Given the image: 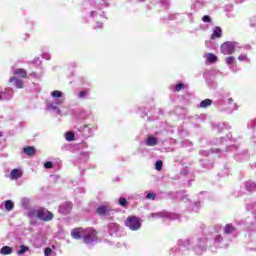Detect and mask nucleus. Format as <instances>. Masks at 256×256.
<instances>
[{"instance_id":"1","label":"nucleus","mask_w":256,"mask_h":256,"mask_svg":"<svg viewBox=\"0 0 256 256\" xmlns=\"http://www.w3.org/2000/svg\"><path fill=\"white\" fill-rule=\"evenodd\" d=\"M125 225L129 227L131 231H139V229H141V219L137 216H128Z\"/></svg>"},{"instance_id":"2","label":"nucleus","mask_w":256,"mask_h":256,"mask_svg":"<svg viewBox=\"0 0 256 256\" xmlns=\"http://www.w3.org/2000/svg\"><path fill=\"white\" fill-rule=\"evenodd\" d=\"M37 217L41 221L49 222V221L53 220L54 215L52 214L51 211H49L45 208H40L37 210Z\"/></svg>"},{"instance_id":"3","label":"nucleus","mask_w":256,"mask_h":256,"mask_svg":"<svg viewBox=\"0 0 256 256\" xmlns=\"http://www.w3.org/2000/svg\"><path fill=\"white\" fill-rule=\"evenodd\" d=\"M85 233H88L83 237V241L86 244L93 243V241H97V230L93 228H88L85 230Z\"/></svg>"},{"instance_id":"4","label":"nucleus","mask_w":256,"mask_h":256,"mask_svg":"<svg viewBox=\"0 0 256 256\" xmlns=\"http://www.w3.org/2000/svg\"><path fill=\"white\" fill-rule=\"evenodd\" d=\"M72 209H73V203H71L70 201H66L59 206L58 211L62 215H69Z\"/></svg>"},{"instance_id":"5","label":"nucleus","mask_w":256,"mask_h":256,"mask_svg":"<svg viewBox=\"0 0 256 256\" xmlns=\"http://www.w3.org/2000/svg\"><path fill=\"white\" fill-rule=\"evenodd\" d=\"M221 53L224 55H233L235 53V46L231 42H225L221 45Z\"/></svg>"},{"instance_id":"6","label":"nucleus","mask_w":256,"mask_h":256,"mask_svg":"<svg viewBox=\"0 0 256 256\" xmlns=\"http://www.w3.org/2000/svg\"><path fill=\"white\" fill-rule=\"evenodd\" d=\"M9 83L14 85V87H16L17 89H23V87H24L23 80L17 78V76L10 77Z\"/></svg>"},{"instance_id":"7","label":"nucleus","mask_w":256,"mask_h":256,"mask_svg":"<svg viewBox=\"0 0 256 256\" xmlns=\"http://www.w3.org/2000/svg\"><path fill=\"white\" fill-rule=\"evenodd\" d=\"M97 215H100L101 217L105 215H109L111 213V208L107 205H102L96 209Z\"/></svg>"},{"instance_id":"8","label":"nucleus","mask_w":256,"mask_h":256,"mask_svg":"<svg viewBox=\"0 0 256 256\" xmlns=\"http://www.w3.org/2000/svg\"><path fill=\"white\" fill-rule=\"evenodd\" d=\"M81 233H85V229L75 228L71 231V237H73V239H82L83 235H81Z\"/></svg>"},{"instance_id":"9","label":"nucleus","mask_w":256,"mask_h":256,"mask_svg":"<svg viewBox=\"0 0 256 256\" xmlns=\"http://www.w3.org/2000/svg\"><path fill=\"white\" fill-rule=\"evenodd\" d=\"M23 153L28 157H33L37 153V149L33 146H27L23 148Z\"/></svg>"},{"instance_id":"10","label":"nucleus","mask_w":256,"mask_h":256,"mask_svg":"<svg viewBox=\"0 0 256 256\" xmlns=\"http://www.w3.org/2000/svg\"><path fill=\"white\" fill-rule=\"evenodd\" d=\"M23 177V173L19 170V169H13L11 172H10V178L12 180H15V179H19Z\"/></svg>"},{"instance_id":"11","label":"nucleus","mask_w":256,"mask_h":256,"mask_svg":"<svg viewBox=\"0 0 256 256\" xmlns=\"http://www.w3.org/2000/svg\"><path fill=\"white\" fill-rule=\"evenodd\" d=\"M14 75L21 77L22 79H27V70L23 68H18L14 71Z\"/></svg>"},{"instance_id":"12","label":"nucleus","mask_w":256,"mask_h":256,"mask_svg":"<svg viewBox=\"0 0 256 256\" xmlns=\"http://www.w3.org/2000/svg\"><path fill=\"white\" fill-rule=\"evenodd\" d=\"M212 104H213V100L205 99L200 102L199 107L200 109H207V107H211Z\"/></svg>"},{"instance_id":"13","label":"nucleus","mask_w":256,"mask_h":256,"mask_svg":"<svg viewBox=\"0 0 256 256\" xmlns=\"http://www.w3.org/2000/svg\"><path fill=\"white\" fill-rule=\"evenodd\" d=\"M4 207L6 211H13V209H15V203L11 200H6L4 202Z\"/></svg>"},{"instance_id":"14","label":"nucleus","mask_w":256,"mask_h":256,"mask_svg":"<svg viewBox=\"0 0 256 256\" xmlns=\"http://www.w3.org/2000/svg\"><path fill=\"white\" fill-rule=\"evenodd\" d=\"M223 31L221 30V27L216 26L214 28L213 34H212V39H217L219 37H221Z\"/></svg>"},{"instance_id":"15","label":"nucleus","mask_w":256,"mask_h":256,"mask_svg":"<svg viewBox=\"0 0 256 256\" xmlns=\"http://www.w3.org/2000/svg\"><path fill=\"white\" fill-rule=\"evenodd\" d=\"M146 145H148V147H155V145H157V138L153 136L148 137L146 140Z\"/></svg>"},{"instance_id":"16","label":"nucleus","mask_w":256,"mask_h":256,"mask_svg":"<svg viewBox=\"0 0 256 256\" xmlns=\"http://www.w3.org/2000/svg\"><path fill=\"white\" fill-rule=\"evenodd\" d=\"M237 228L233 226V224H226L224 227V233L229 235V233H233Z\"/></svg>"},{"instance_id":"17","label":"nucleus","mask_w":256,"mask_h":256,"mask_svg":"<svg viewBox=\"0 0 256 256\" xmlns=\"http://www.w3.org/2000/svg\"><path fill=\"white\" fill-rule=\"evenodd\" d=\"M1 255H11L13 253V248L9 246H3L0 250Z\"/></svg>"},{"instance_id":"18","label":"nucleus","mask_w":256,"mask_h":256,"mask_svg":"<svg viewBox=\"0 0 256 256\" xmlns=\"http://www.w3.org/2000/svg\"><path fill=\"white\" fill-rule=\"evenodd\" d=\"M206 61L208 63H217V56H215V54H213V53H209L206 56Z\"/></svg>"},{"instance_id":"19","label":"nucleus","mask_w":256,"mask_h":256,"mask_svg":"<svg viewBox=\"0 0 256 256\" xmlns=\"http://www.w3.org/2000/svg\"><path fill=\"white\" fill-rule=\"evenodd\" d=\"M29 251V248L25 245H21L20 249L18 250L17 254L18 255H24V253H27Z\"/></svg>"},{"instance_id":"20","label":"nucleus","mask_w":256,"mask_h":256,"mask_svg":"<svg viewBox=\"0 0 256 256\" xmlns=\"http://www.w3.org/2000/svg\"><path fill=\"white\" fill-rule=\"evenodd\" d=\"M182 89H185V84L184 83H178L174 87V91L176 93H179V91H182Z\"/></svg>"},{"instance_id":"21","label":"nucleus","mask_w":256,"mask_h":256,"mask_svg":"<svg viewBox=\"0 0 256 256\" xmlns=\"http://www.w3.org/2000/svg\"><path fill=\"white\" fill-rule=\"evenodd\" d=\"M66 141H75V133L67 132L66 133Z\"/></svg>"},{"instance_id":"22","label":"nucleus","mask_w":256,"mask_h":256,"mask_svg":"<svg viewBox=\"0 0 256 256\" xmlns=\"http://www.w3.org/2000/svg\"><path fill=\"white\" fill-rule=\"evenodd\" d=\"M162 169H163V161L158 160V161L156 162V165H155V170H156V171H161Z\"/></svg>"},{"instance_id":"23","label":"nucleus","mask_w":256,"mask_h":256,"mask_svg":"<svg viewBox=\"0 0 256 256\" xmlns=\"http://www.w3.org/2000/svg\"><path fill=\"white\" fill-rule=\"evenodd\" d=\"M51 95H52V97H54V99L57 97H63V93L59 90L53 91Z\"/></svg>"},{"instance_id":"24","label":"nucleus","mask_w":256,"mask_h":256,"mask_svg":"<svg viewBox=\"0 0 256 256\" xmlns=\"http://www.w3.org/2000/svg\"><path fill=\"white\" fill-rule=\"evenodd\" d=\"M119 205H120V207H127V205H128L127 199L119 198Z\"/></svg>"},{"instance_id":"25","label":"nucleus","mask_w":256,"mask_h":256,"mask_svg":"<svg viewBox=\"0 0 256 256\" xmlns=\"http://www.w3.org/2000/svg\"><path fill=\"white\" fill-rule=\"evenodd\" d=\"M227 64L228 65H234L235 64V57L229 56L226 58Z\"/></svg>"},{"instance_id":"26","label":"nucleus","mask_w":256,"mask_h":256,"mask_svg":"<svg viewBox=\"0 0 256 256\" xmlns=\"http://www.w3.org/2000/svg\"><path fill=\"white\" fill-rule=\"evenodd\" d=\"M238 61H249V58L246 54H241L240 56H238Z\"/></svg>"},{"instance_id":"27","label":"nucleus","mask_w":256,"mask_h":256,"mask_svg":"<svg viewBox=\"0 0 256 256\" xmlns=\"http://www.w3.org/2000/svg\"><path fill=\"white\" fill-rule=\"evenodd\" d=\"M202 21L204 23H211V17L209 15H205L202 17Z\"/></svg>"},{"instance_id":"28","label":"nucleus","mask_w":256,"mask_h":256,"mask_svg":"<svg viewBox=\"0 0 256 256\" xmlns=\"http://www.w3.org/2000/svg\"><path fill=\"white\" fill-rule=\"evenodd\" d=\"M45 169H52L53 168V162L48 161L44 163Z\"/></svg>"},{"instance_id":"29","label":"nucleus","mask_w":256,"mask_h":256,"mask_svg":"<svg viewBox=\"0 0 256 256\" xmlns=\"http://www.w3.org/2000/svg\"><path fill=\"white\" fill-rule=\"evenodd\" d=\"M53 253V250L50 248V247H47L45 250H44V256H49Z\"/></svg>"},{"instance_id":"30","label":"nucleus","mask_w":256,"mask_h":256,"mask_svg":"<svg viewBox=\"0 0 256 256\" xmlns=\"http://www.w3.org/2000/svg\"><path fill=\"white\" fill-rule=\"evenodd\" d=\"M155 197H156L155 193H148L146 195V199H151L152 201H155Z\"/></svg>"},{"instance_id":"31","label":"nucleus","mask_w":256,"mask_h":256,"mask_svg":"<svg viewBox=\"0 0 256 256\" xmlns=\"http://www.w3.org/2000/svg\"><path fill=\"white\" fill-rule=\"evenodd\" d=\"M86 93H89V91H86V92L85 91H80L78 96L80 97V99H83V97H85Z\"/></svg>"},{"instance_id":"32","label":"nucleus","mask_w":256,"mask_h":256,"mask_svg":"<svg viewBox=\"0 0 256 256\" xmlns=\"http://www.w3.org/2000/svg\"><path fill=\"white\" fill-rule=\"evenodd\" d=\"M87 127H89V125L84 124L80 129H81V131H85V129H87Z\"/></svg>"},{"instance_id":"33","label":"nucleus","mask_w":256,"mask_h":256,"mask_svg":"<svg viewBox=\"0 0 256 256\" xmlns=\"http://www.w3.org/2000/svg\"><path fill=\"white\" fill-rule=\"evenodd\" d=\"M0 137H3V132H0Z\"/></svg>"},{"instance_id":"34","label":"nucleus","mask_w":256,"mask_h":256,"mask_svg":"<svg viewBox=\"0 0 256 256\" xmlns=\"http://www.w3.org/2000/svg\"><path fill=\"white\" fill-rule=\"evenodd\" d=\"M60 103H63V101L59 102L58 105H60Z\"/></svg>"}]
</instances>
